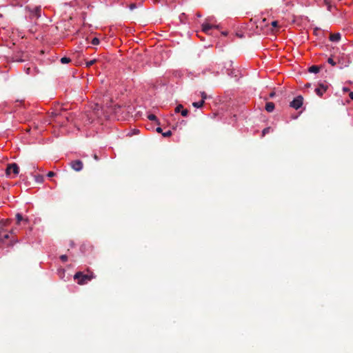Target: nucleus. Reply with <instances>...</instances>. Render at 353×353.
Instances as JSON below:
<instances>
[{
    "label": "nucleus",
    "instance_id": "1",
    "mask_svg": "<svg viewBox=\"0 0 353 353\" xmlns=\"http://www.w3.org/2000/svg\"><path fill=\"white\" fill-rule=\"evenodd\" d=\"M87 271V274H84L82 272H77L74 275V279L77 281V283L79 285H85L96 277L95 274L92 272L90 271L89 270Z\"/></svg>",
    "mask_w": 353,
    "mask_h": 353
},
{
    "label": "nucleus",
    "instance_id": "2",
    "mask_svg": "<svg viewBox=\"0 0 353 353\" xmlns=\"http://www.w3.org/2000/svg\"><path fill=\"white\" fill-rule=\"evenodd\" d=\"M303 103V98L302 96L299 95L294 98L293 101L290 103V107L294 108L295 110H298L300 108Z\"/></svg>",
    "mask_w": 353,
    "mask_h": 353
},
{
    "label": "nucleus",
    "instance_id": "3",
    "mask_svg": "<svg viewBox=\"0 0 353 353\" xmlns=\"http://www.w3.org/2000/svg\"><path fill=\"white\" fill-rule=\"evenodd\" d=\"M6 172L7 175L10 174L12 172L14 175H17L19 174V168L17 163H13L8 164L7 165Z\"/></svg>",
    "mask_w": 353,
    "mask_h": 353
},
{
    "label": "nucleus",
    "instance_id": "4",
    "mask_svg": "<svg viewBox=\"0 0 353 353\" xmlns=\"http://www.w3.org/2000/svg\"><path fill=\"white\" fill-rule=\"evenodd\" d=\"M28 59L27 54L22 52H18L17 53H14L12 57V59L14 61L16 62H23L26 61Z\"/></svg>",
    "mask_w": 353,
    "mask_h": 353
},
{
    "label": "nucleus",
    "instance_id": "5",
    "mask_svg": "<svg viewBox=\"0 0 353 353\" xmlns=\"http://www.w3.org/2000/svg\"><path fill=\"white\" fill-rule=\"evenodd\" d=\"M70 165L76 172H80L83 168V163L81 160L72 161L70 163Z\"/></svg>",
    "mask_w": 353,
    "mask_h": 353
},
{
    "label": "nucleus",
    "instance_id": "6",
    "mask_svg": "<svg viewBox=\"0 0 353 353\" xmlns=\"http://www.w3.org/2000/svg\"><path fill=\"white\" fill-rule=\"evenodd\" d=\"M210 19H207L205 22L202 24V31L205 34H210V30L212 28H219V26L211 25L208 21H210Z\"/></svg>",
    "mask_w": 353,
    "mask_h": 353
},
{
    "label": "nucleus",
    "instance_id": "7",
    "mask_svg": "<svg viewBox=\"0 0 353 353\" xmlns=\"http://www.w3.org/2000/svg\"><path fill=\"white\" fill-rule=\"evenodd\" d=\"M327 85L321 83L319 84V87L315 88L314 92L319 97H322L323 94L327 91Z\"/></svg>",
    "mask_w": 353,
    "mask_h": 353
},
{
    "label": "nucleus",
    "instance_id": "8",
    "mask_svg": "<svg viewBox=\"0 0 353 353\" xmlns=\"http://www.w3.org/2000/svg\"><path fill=\"white\" fill-rule=\"evenodd\" d=\"M251 21L254 23V24L256 25V28H260L262 30L265 26H266V19L263 18L261 19L256 20V19H251Z\"/></svg>",
    "mask_w": 353,
    "mask_h": 353
},
{
    "label": "nucleus",
    "instance_id": "9",
    "mask_svg": "<svg viewBox=\"0 0 353 353\" xmlns=\"http://www.w3.org/2000/svg\"><path fill=\"white\" fill-rule=\"evenodd\" d=\"M232 61H228L226 63H225V68H226L227 69V73L229 76H234V77H236V74H234V70L233 69H231L230 67H232Z\"/></svg>",
    "mask_w": 353,
    "mask_h": 353
},
{
    "label": "nucleus",
    "instance_id": "10",
    "mask_svg": "<svg viewBox=\"0 0 353 353\" xmlns=\"http://www.w3.org/2000/svg\"><path fill=\"white\" fill-rule=\"evenodd\" d=\"M10 223V219H2L0 221V232H1L4 228V227L7 226L8 225H9V223Z\"/></svg>",
    "mask_w": 353,
    "mask_h": 353
},
{
    "label": "nucleus",
    "instance_id": "11",
    "mask_svg": "<svg viewBox=\"0 0 353 353\" xmlns=\"http://www.w3.org/2000/svg\"><path fill=\"white\" fill-rule=\"evenodd\" d=\"M341 39L340 33L330 34V40L332 41H339Z\"/></svg>",
    "mask_w": 353,
    "mask_h": 353
},
{
    "label": "nucleus",
    "instance_id": "12",
    "mask_svg": "<svg viewBox=\"0 0 353 353\" xmlns=\"http://www.w3.org/2000/svg\"><path fill=\"white\" fill-rule=\"evenodd\" d=\"M274 109V103H272V102H268L266 104H265V110L268 112H272Z\"/></svg>",
    "mask_w": 353,
    "mask_h": 353
},
{
    "label": "nucleus",
    "instance_id": "13",
    "mask_svg": "<svg viewBox=\"0 0 353 353\" xmlns=\"http://www.w3.org/2000/svg\"><path fill=\"white\" fill-rule=\"evenodd\" d=\"M320 70V68L317 65H312L309 68L308 71L311 73H318Z\"/></svg>",
    "mask_w": 353,
    "mask_h": 353
},
{
    "label": "nucleus",
    "instance_id": "14",
    "mask_svg": "<svg viewBox=\"0 0 353 353\" xmlns=\"http://www.w3.org/2000/svg\"><path fill=\"white\" fill-rule=\"evenodd\" d=\"M16 219H17V224L19 225L20 222L21 221H24L25 222H28V219H23L22 215L19 213H17L16 214Z\"/></svg>",
    "mask_w": 353,
    "mask_h": 353
},
{
    "label": "nucleus",
    "instance_id": "15",
    "mask_svg": "<svg viewBox=\"0 0 353 353\" xmlns=\"http://www.w3.org/2000/svg\"><path fill=\"white\" fill-rule=\"evenodd\" d=\"M204 103H205V101L201 100V101H198V102H194V103H192V105H193L194 108H200L203 107V105Z\"/></svg>",
    "mask_w": 353,
    "mask_h": 353
},
{
    "label": "nucleus",
    "instance_id": "16",
    "mask_svg": "<svg viewBox=\"0 0 353 353\" xmlns=\"http://www.w3.org/2000/svg\"><path fill=\"white\" fill-rule=\"evenodd\" d=\"M35 180L37 183H41L43 181L44 178L42 175L39 174L35 176Z\"/></svg>",
    "mask_w": 353,
    "mask_h": 353
},
{
    "label": "nucleus",
    "instance_id": "17",
    "mask_svg": "<svg viewBox=\"0 0 353 353\" xmlns=\"http://www.w3.org/2000/svg\"><path fill=\"white\" fill-rule=\"evenodd\" d=\"M97 62V59H92L85 63L86 67L89 68Z\"/></svg>",
    "mask_w": 353,
    "mask_h": 353
},
{
    "label": "nucleus",
    "instance_id": "18",
    "mask_svg": "<svg viewBox=\"0 0 353 353\" xmlns=\"http://www.w3.org/2000/svg\"><path fill=\"white\" fill-rule=\"evenodd\" d=\"M70 59L68 57H62L61 59V63L63 64L68 63L69 62H70Z\"/></svg>",
    "mask_w": 353,
    "mask_h": 353
},
{
    "label": "nucleus",
    "instance_id": "19",
    "mask_svg": "<svg viewBox=\"0 0 353 353\" xmlns=\"http://www.w3.org/2000/svg\"><path fill=\"white\" fill-rule=\"evenodd\" d=\"M183 109V106L181 104H179L175 108L174 111L176 113H179V112H181Z\"/></svg>",
    "mask_w": 353,
    "mask_h": 353
},
{
    "label": "nucleus",
    "instance_id": "20",
    "mask_svg": "<svg viewBox=\"0 0 353 353\" xmlns=\"http://www.w3.org/2000/svg\"><path fill=\"white\" fill-rule=\"evenodd\" d=\"M148 118L150 121H157V117L154 114H149L148 116Z\"/></svg>",
    "mask_w": 353,
    "mask_h": 353
},
{
    "label": "nucleus",
    "instance_id": "21",
    "mask_svg": "<svg viewBox=\"0 0 353 353\" xmlns=\"http://www.w3.org/2000/svg\"><path fill=\"white\" fill-rule=\"evenodd\" d=\"M9 238V234H6L3 236L1 235V232H0V241H3L6 239H8Z\"/></svg>",
    "mask_w": 353,
    "mask_h": 353
},
{
    "label": "nucleus",
    "instance_id": "22",
    "mask_svg": "<svg viewBox=\"0 0 353 353\" xmlns=\"http://www.w3.org/2000/svg\"><path fill=\"white\" fill-rule=\"evenodd\" d=\"M181 114L183 117H187L189 114V111L187 109H183L181 112Z\"/></svg>",
    "mask_w": 353,
    "mask_h": 353
},
{
    "label": "nucleus",
    "instance_id": "23",
    "mask_svg": "<svg viewBox=\"0 0 353 353\" xmlns=\"http://www.w3.org/2000/svg\"><path fill=\"white\" fill-rule=\"evenodd\" d=\"M91 43L92 45H98L99 43V39L97 37L92 39Z\"/></svg>",
    "mask_w": 353,
    "mask_h": 353
},
{
    "label": "nucleus",
    "instance_id": "24",
    "mask_svg": "<svg viewBox=\"0 0 353 353\" xmlns=\"http://www.w3.org/2000/svg\"><path fill=\"white\" fill-rule=\"evenodd\" d=\"M61 115V112L58 111H54L51 112V117H57Z\"/></svg>",
    "mask_w": 353,
    "mask_h": 353
},
{
    "label": "nucleus",
    "instance_id": "25",
    "mask_svg": "<svg viewBox=\"0 0 353 353\" xmlns=\"http://www.w3.org/2000/svg\"><path fill=\"white\" fill-rule=\"evenodd\" d=\"M162 135L164 137H169L172 135V132L170 130H168L166 132H162Z\"/></svg>",
    "mask_w": 353,
    "mask_h": 353
},
{
    "label": "nucleus",
    "instance_id": "26",
    "mask_svg": "<svg viewBox=\"0 0 353 353\" xmlns=\"http://www.w3.org/2000/svg\"><path fill=\"white\" fill-rule=\"evenodd\" d=\"M327 62L331 64L332 66H334L336 65V62L333 60L332 58L330 57L327 59Z\"/></svg>",
    "mask_w": 353,
    "mask_h": 353
},
{
    "label": "nucleus",
    "instance_id": "27",
    "mask_svg": "<svg viewBox=\"0 0 353 353\" xmlns=\"http://www.w3.org/2000/svg\"><path fill=\"white\" fill-rule=\"evenodd\" d=\"M271 25L273 28H278L279 27V23L277 21H273L272 23H271Z\"/></svg>",
    "mask_w": 353,
    "mask_h": 353
},
{
    "label": "nucleus",
    "instance_id": "28",
    "mask_svg": "<svg viewBox=\"0 0 353 353\" xmlns=\"http://www.w3.org/2000/svg\"><path fill=\"white\" fill-rule=\"evenodd\" d=\"M60 259L63 261V262H65L67 260H68V256L65 254L63 255H61L60 256Z\"/></svg>",
    "mask_w": 353,
    "mask_h": 353
},
{
    "label": "nucleus",
    "instance_id": "29",
    "mask_svg": "<svg viewBox=\"0 0 353 353\" xmlns=\"http://www.w3.org/2000/svg\"><path fill=\"white\" fill-rule=\"evenodd\" d=\"M201 96L202 97V100H205L207 98V94L205 92H201Z\"/></svg>",
    "mask_w": 353,
    "mask_h": 353
},
{
    "label": "nucleus",
    "instance_id": "30",
    "mask_svg": "<svg viewBox=\"0 0 353 353\" xmlns=\"http://www.w3.org/2000/svg\"><path fill=\"white\" fill-rule=\"evenodd\" d=\"M270 128H266L263 129V135H265V134L268 133L270 132Z\"/></svg>",
    "mask_w": 353,
    "mask_h": 353
},
{
    "label": "nucleus",
    "instance_id": "31",
    "mask_svg": "<svg viewBox=\"0 0 353 353\" xmlns=\"http://www.w3.org/2000/svg\"><path fill=\"white\" fill-rule=\"evenodd\" d=\"M47 176L48 177H53L54 176H55V173L54 172L50 171L48 173Z\"/></svg>",
    "mask_w": 353,
    "mask_h": 353
},
{
    "label": "nucleus",
    "instance_id": "32",
    "mask_svg": "<svg viewBox=\"0 0 353 353\" xmlns=\"http://www.w3.org/2000/svg\"><path fill=\"white\" fill-rule=\"evenodd\" d=\"M30 70H31L30 68H27L26 69V74H29L30 73Z\"/></svg>",
    "mask_w": 353,
    "mask_h": 353
},
{
    "label": "nucleus",
    "instance_id": "33",
    "mask_svg": "<svg viewBox=\"0 0 353 353\" xmlns=\"http://www.w3.org/2000/svg\"><path fill=\"white\" fill-rule=\"evenodd\" d=\"M343 90L344 92H349L350 89L348 88H343Z\"/></svg>",
    "mask_w": 353,
    "mask_h": 353
},
{
    "label": "nucleus",
    "instance_id": "34",
    "mask_svg": "<svg viewBox=\"0 0 353 353\" xmlns=\"http://www.w3.org/2000/svg\"><path fill=\"white\" fill-rule=\"evenodd\" d=\"M156 130L157 132H162V129L160 127H158Z\"/></svg>",
    "mask_w": 353,
    "mask_h": 353
},
{
    "label": "nucleus",
    "instance_id": "35",
    "mask_svg": "<svg viewBox=\"0 0 353 353\" xmlns=\"http://www.w3.org/2000/svg\"><path fill=\"white\" fill-rule=\"evenodd\" d=\"M93 157H94V159L96 161H98V160H99V157H98V156H97L96 154H94L93 155Z\"/></svg>",
    "mask_w": 353,
    "mask_h": 353
},
{
    "label": "nucleus",
    "instance_id": "36",
    "mask_svg": "<svg viewBox=\"0 0 353 353\" xmlns=\"http://www.w3.org/2000/svg\"><path fill=\"white\" fill-rule=\"evenodd\" d=\"M349 96H350V99H351L352 100H353V92H350Z\"/></svg>",
    "mask_w": 353,
    "mask_h": 353
},
{
    "label": "nucleus",
    "instance_id": "37",
    "mask_svg": "<svg viewBox=\"0 0 353 353\" xmlns=\"http://www.w3.org/2000/svg\"><path fill=\"white\" fill-rule=\"evenodd\" d=\"M274 95H275V93H274V92H271V93L270 94V97H273Z\"/></svg>",
    "mask_w": 353,
    "mask_h": 353
},
{
    "label": "nucleus",
    "instance_id": "38",
    "mask_svg": "<svg viewBox=\"0 0 353 353\" xmlns=\"http://www.w3.org/2000/svg\"><path fill=\"white\" fill-rule=\"evenodd\" d=\"M65 119H66L68 121H70V117H69V116L65 117Z\"/></svg>",
    "mask_w": 353,
    "mask_h": 353
},
{
    "label": "nucleus",
    "instance_id": "39",
    "mask_svg": "<svg viewBox=\"0 0 353 353\" xmlns=\"http://www.w3.org/2000/svg\"><path fill=\"white\" fill-rule=\"evenodd\" d=\"M221 34H222L223 35H227V34H228V33H227L226 32H222V33H221Z\"/></svg>",
    "mask_w": 353,
    "mask_h": 353
},
{
    "label": "nucleus",
    "instance_id": "40",
    "mask_svg": "<svg viewBox=\"0 0 353 353\" xmlns=\"http://www.w3.org/2000/svg\"><path fill=\"white\" fill-rule=\"evenodd\" d=\"M330 8H331V6L328 5V10H330Z\"/></svg>",
    "mask_w": 353,
    "mask_h": 353
},
{
    "label": "nucleus",
    "instance_id": "41",
    "mask_svg": "<svg viewBox=\"0 0 353 353\" xmlns=\"http://www.w3.org/2000/svg\"><path fill=\"white\" fill-rule=\"evenodd\" d=\"M138 132H139V130H137V131H134V133L137 134Z\"/></svg>",
    "mask_w": 353,
    "mask_h": 353
},
{
    "label": "nucleus",
    "instance_id": "42",
    "mask_svg": "<svg viewBox=\"0 0 353 353\" xmlns=\"http://www.w3.org/2000/svg\"><path fill=\"white\" fill-rule=\"evenodd\" d=\"M138 132H139V130H137V131H134V133L137 134Z\"/></svg>",
    "mask_w": 353,
    "mask_h": 353
},
{
    "label": "nucleus",
    "instance_id": "43",
    "mask_svg": "<svg viewBox=\"0 0 353 353\" xmlns=\"http://www.w3.org/2000/svg\"><path fill=\"white\" fill-rule=\"evenodd\" d=\"M138 132H139V130H137V131H134V133L137 134Z\"/></svg>",
    "mask_w": 353,
    "mask_h": 353
},
{
    "label": "nucleus",
    "instance_id": "44",
    "mask_svg": "<svg viewBox=\"0 0 353 353\" xmlns=\"http://www.w3.org/2000/svg\"><path fill=\"white\" fill-rule=\"evenodd\" d=\"M306 86H307V87H309V86H310V83H308V84H307V85H306Z\"/></svg>",
    "mask_w": 353,
    "mask_h": 353
}]
</instances>
